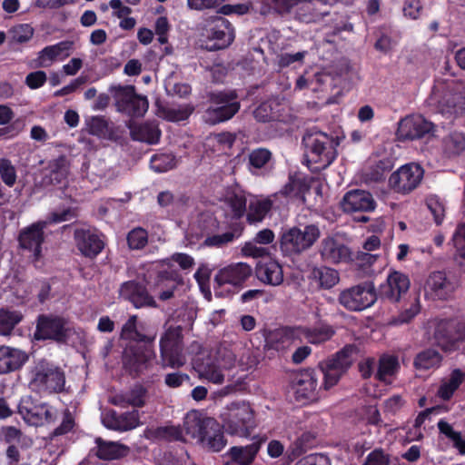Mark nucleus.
<instances>
[{
  "label": "nucleus",
  "mask_w": 465,
  "mask_h": 465,
  "mask_svg": "<svg viewBox=\"0 0 465 465\" xmlns=\"http://www.w3.org/2000/svg\"><path fill=\"white\" fill-rule=\"evenodd\" d=\"M183 430L187 440H195L213 451L222 450L227 443L220 423L213 418L202 417L197 411L186 414Z\"/></svg>",
  "instance_id": "1"
},
{
  "label": "nucleus",
  "mask_w": 465,
  "mask_h": 465,
  "mask_svg": "<svg viewBox=\"0 0 465 465\" xmlns=\"http://www.w3.org/2000/svg\"><path fill=\"white\" fill-rule=\"evenodd\" d=\"M28 387L40 396L61 393L65 388V372L54 362L40 359L29 368Z\"/></svg>",
  "instance_id": "2"
},
{
  "label": "nucleus",
  "mask_w": 465,
  "mask_h": 465,
  "mask_svg": "<svg viewBox=\"0 0 465 465\" xmlns=\"http://www.w3.org/2000/svg\"><path fill=\"white\" fill-rule=\"evenodd\" d=\"M207 98L210 106L204 111L203 117L211 125L232 119L241 108L235 90L212 91L208 93Z\"/></svg>",
  "instance_id": "3"
},
{
  "label": "nucleus",
  "mask_w": 465,
  "mask_h": 465,
  "mask_svg": "<svg viewBox=\"0 0 465 465\" xmlns=\"http://www.w3.org/2000/svg\"><path fill=\"white\" fill-rule=\"evenodd\" d=\"M74 332V328L67 318L54 313H42L35 321L34 339L38 341H52L58 344H66Z\"/></svg>",
  "instance_id": "4"
},
{
  "label": "nucleus",
  "mask_w": 465,
  "mask_h": 465,
  "mask_svg": "<svg viewBox=\"0 0 465 465\" xmlns=\"http://www.w3.org/2000/svg\"><path fill=\"white\" fill-rule=\"evenodd\" d=\"M223 428L232 436L248 438L257 427L256 414L249 402L233 401L228 406Z\"/></svg>",
  "instance_id": "5"
},
{
  "label": "nucleus",
  "mask_w": 465,
  "mask_h": 465,
  "mask_svg": "<svg viewBox=\"0 0 465 465\" xmlns=\"http://www.w3.org/2000/svg\"><path fill=\"white\" fill-rule=\"evenodd\" d=\"M463 96L453 81H436L430 95L425 100L431 113L451 115L462 102Z\"/></svg>",
  "instance_id": "6"
},
{
  "label": "nucleus",
  "mask_w": 465,
  "mask_h": 465,
  "mask_svg": "<svg viewBox=\"0 0 465 465\" xmlns=\"http://www.w3.org/2000/svg\"><path fill=\"white\" fill-rule=\"evenodd\" d=\"M320 236L321 231L316 224L305 225L302 230L294 226L282 233L280 248L286 256L300 254L310 249Z\"/></svg>",
  "instance_id": "7"
},
{
  "label": "nucleus",
  "mask_w": 465,
  "mask_h": 465,
  "mask_svg": "<svg viewBox=\"0 0 465 465\" xmlns=\"http://www.w3.org/2000/svg\"><path fill=\"white\" fill-rule=\"evenodd\" d=\"M302 144L305 148V156L309 162L328 166L336 157L332 139L323 132L307 131L302 137Z\"/></svg>",
  "instance_id": "8"
},
{
  "label": "nucleus",
  "mask_w": 465,
  "mask_h": 465,
  "mask_svg": "<svg viewBox=\"0 0 465 465\" xmlns=\"http://www.w3.org/2000/svg\"><path fill=\"white\" fill-rule=\"evenodd\" d=\"M433 338L444 352L461 351L465 346V322L458 319H443L435 326Z\"/></svg>",
  "instance_id": "9"
},
{
  "label": "nucleus",
  "mask_w": 465,
  "mask_h": 465,
  "mask_svg": "<svg viewBox=\"0 0 465 465\" xmlns=\"http://www.w3.org/2000/svg\"><path fill=\"white\" fill-rule=\"evenodd\" d=\"M154 358L153 347L124 345L122 351L123 370L133 379L140 378L152 368Z\"/></svg>",
  "instance_id": "10"
},
{
  "label": "nucleus",
  "mask_w": 465,
  "mask_h": 465,
  "mask_svg": "<svg viewBox=\"0 0 465 465\" xmlns=\"http://www.w3.org/2000/svg\"><path fill=\"white\" fill-rule=\"evenodd\" d=\"M377 298L378 294L373 282H366L341 291L338 302L348 311L361 312L371 307Z\"/></svg>",
  "instance_id": "11"
},
{
  "label": "nucleus",
  "mask_w": 465,
  "mask_h": 465,
  "mask_svg": "<svg viewBox=\"0 0 465 465\" xmlns=\"http://www.w3.org/2000/svg\"><path fill=\"white\" fill-rule=\"evenodd\" d=\"M183 328L171 325L160 339V351L171 368H180L185 364L183 355Z\"/></svg>",
  "instance_id": "12"
},
{
  "label": "nucleus",
  "mask_w": 465,
  "mask_h": 465,
  "mask_svg": "<svg viewBox=\"0 0 465 465\" xmlns=\"http://www.w3.org/2000/svg\"><path fill=\"white\" fill-rule=\"evenodd\" d=\"M424 173L423 167L417 163H405L391 174L389 185L397 193L409 194L421 183Z\"/></svg>",
  "instance_id": "13"
},
{
  "label": "nucleus",
  "mask_w": 465,
  "mask_h": 465,
  "mask_svg": "<svg viewBox=\"0 0 465 465\" xmlns=\"http://www.w3.org/2000/svg\"><path fill=\"white\" fill-rule=\"evenodd\" d=\"M458 287L457 281L444 271L431 272L424 283V296L431 301H448Z\"/></svg>",
  "instance_id": "14"
},
{
  "label": "nucleus",
  "mask_w": 465,
  "mask_h": 465,
  "mask_svg": "<svg viewBox=\"0 0 465 465\" xmlns=\"http://www.w3.org/2000/svg\"><path fill=\"white\" fill-rule=\"evenodd\" d=\"M206 48L210 51L225 49L235 38V32L230 21L223 16H215L208 25Z\"/></svg>",
  "instance_id": "15"
},
{
  "label": "nucleus",
  "mask_w": 465,
  "mask_h": 465,
  "mask_svg": "<svg viewBox=\"0 0 465 465\" xmlns=\"http://www.w3.org/2000/svg\"><path fill=\"white\" fill-rule=\"evenodd\" d=\"M434 124L422 115L411 114L400 121L396 136L401 142L418 140L431 133Z\"/></svg>",
  "instance_id": "16"
},
{
  "label": "nucleus",
  "mask_w": 465,
  "mask_h": 465,
  "mask_svg": "<svg viewBox=\"0 0 465 465\" xmlns=\"http://www.w3.org/2000/svg\"><path fill=\"white\" fill-rule=\"evenodd\" d=\"M148 106L147 98L136 94L134 85H118V112L132 117H141Z\"/></svg>",
  "instance_id": "17"
},
{
  "label": "nucleus",
  "mask_w": 465,
  "mask_h": 465,
  "mask_svg": "<svg viewBox=\"0 0 465 465\" xmlns=\"http://www.w3.org/2000/svg\"><path fill=\"white\" fill-rule=\"evenodd\" d=\"M155 333L149 331L144 322H138L136 315H132L123 325L120 338L126 341L125 345L153 347Z\"/></svg>",
  "instance_id": "18"
},
{
  "label": "nucleus",
  "mask_w": 465,
  "mask_h": 465,
  "mask_svg": "<svg viewBox=\"0 0 465 465\" xmlns=\"http://www.w3.org/2000/svg\"><path fill=\"white\" fill-rule=\"evenodd\" d=\"M46 225V222L39 221L19 232L18 243L20 248L31 252L35 262L42 257V244L45 241L44 230Z\"/></svg>",
  "instance_id": "19"
},
{
  "label": "nucleus",
  "mask_w": 465,
  "mask_h": 465,
  "mask_svg": "<svg viewBox=\"0 0 465 465\" xmlns=\"http://www.w3.org/2000/svg\"><path fill=\"white\" fill-rule=\"evenodd\" d=\"M317 387L316 370L307 369L301 371L293 381L295 400L302 404L316 401L319 399Z\"/></svg>",
  "instance_id": "20"
},
{
  "label": "nucleus",
  "mask_w": 465,
  "mask_h": 465,
  "mask_svg": "<svg viewBox=\"0 0 465 465\" xmlns=\"http://www.w3.org/2000/svg\"><path fill=\"white\" fill-rule=\"evenodd\" d=\"M411 286V281L407 274L391 271L387 276L386 282L379 287V295L381 299L390 302H399L407 294Z\"/></svg>",
  "instance_id": "21"
},
{
  "label": "nucleus",
  "mask_w": 465,
  "mask_h": 465,
  "mask_svg": "<svg viewBox=\"0 0 465 465\" xmlns=\"http://www.w3.org/2000/svg\"><path fill=\"white\" fill-rule=\"evenodd\" d=\"M339 0H299L295 5V17L302 23H317L329 15V11L323 6H332Z\"/></svg>",
  "instance_id": "22"
},
{
  "label": "nucleus",
  "mask_w": 465,
  "mask_h": 465,
  "mask_svg": "<svg viewBox=\"0 0 465 465\" xmlns=\"http://www.w3.org/2000/svg\"><path fill=\"white\" fill-rule=\"evenodd\" d=\"M119 294L137 309L157 307L154 298L148 292L146 286L135 281L124 282L119 290Z\"/></svg>",
  "instance_id": "23"
},
{
  "label": "nucleus",
  "mask_w": 465,
  "mask_h": 465,
  "mask_svg": "<svg viewBox=\"0 0 465 465\" xmlns=\"http://www.w3.org/2000/svg\"><path fill=\"white\" fill-rule=\"evenodd\" d=\"M322 259L328 263H349L351 257V249L333 236L325 237L320 246Z\"/></svg>",
  "instance_id": "24"
},
{
  "label": "nucleus",
  "mask_w": 465,
  "mask_h": 465,
  "mask_svg": "<svg viewBox=\"0 0 465 465\" xmlns=\"http://www.w3.org/2000/svg\"><path fill=\"white\" fill-rule=\"evenodd\" d=\"M252 267L245 262L232 263L219 270L214 281L218 286L224 284L242 286L252 276Z\"/></svg>",
  "instance_id": "25"
},
{
  "label": "nucleus",
  "mask_w": 465,
  "mask_h": 465,
  "mask_svg": "<svg viewBox=\"0 0 465 465\" xmlns=\"http://www.w3.org/2000/svg\"><path fill=\"white\" fill-rule=\"evenodd\" d=\"M341 208L345 213L372 212L377 203L372 194L365 190H351L347 192L341 200Z\"/></svg>",
  "instance_id": "26"
},
{
  "label": "nucleus",
  "mask_w": 465,
  "mask_h": 465,
  "mask_svg": "<svg viewBox=\"0 0 465 465\" xmlns=\"http://www.w3.org/2000/svg\"><path fill=\"white\" fill-rule=\"evenodd\" d=\"M19 413L35 425L52 423L56 420V410L46 403L33 406L29 400H22L18 405Z\"/></svg>",
  "instance_id": "27"
},
{
  "label": "nucleus",
  "mask_w": 465,
  "mask_h": 465,
  "mask_svg": "<svg viewBox=\"0 0 465 465\" xmlns=\"http://www.w3.org/2000/svg\"><path fill=\"white\" fill-rule=\"evenodd\" d=\"M299 339L298 330L293 327H281L268 331L265 335V348L270 351H285Z\"/></svg>",
  "instance_id": "28"
},
{
  "label": "nucleus",
  "mask_w": 465,
  "mask_h": 465,
  "mask_svg": "<svg viewBox=\"0 0 465 465\" xmlns=\"http://www.w3.org/2000/svg\"><path fill=\"white\" fill-rule=\"evenodd\" d=\"M247 167L253 175H268L274 168L272 153L264 147L251 150L248 153Z\"/></svg>",
  "instance_id": "29"
},
{
  "label": "nucleus",
  "mask_w": 465,
  "mask_h": 465,
  "mask_svg": "<svg viewBox=\"0 0 465 465\" xmlns=\"http://www.w3.org/2000/svg\"><path fill=\"white\" fill-rule=\"evenodd\" d=\"M29 360L26 351L6 345L0 346V374L20 370Z\"/></svg>",
  "instance_id": "30"
},
{
  "label": "nucleus",
  "mask_w": 465,
  "mask_h": 465,
  "mask_svg": "<svg viewBox=\"0 0 465 465\" xmlns=\"http://www.w3.org/2000/svg\"><path fill=\"white\" fill-rule=\"evenodd\" d=\"M77 248L83 255L96 257L104 249V242L101 235L91 230H77L74 233Z\"/></svg>",
  "instance_id": "31"
},
{
  "label": "nucleus",
  "mask_w": 465,
  "mask_h": 465,
  "mask_svg": "<svg viewBox=\"0 0 465 465\" xmlns=\"http://www.w3.org/2000/svg\"><path fill=\"white\" fill-rule=\"evenodd\" d=\"M267 440V436L257 435L252 438V442L246 446H233L228 454L231 460L239 465H250L255 459L262 445Z\"/></svg>",
  "instance_id": "32"
},
{
  "label": "nucleus",
  "mask_w": 465,
  "mask_h": 465,
  "mask_svg": "<svg viewBox=\"0 0 465 465\" xmlns=\"http://www.w3.org/2000/svg\"><path fill=\"white\" fill-rule=\"evenodd\" d=\"M255 275L259 281L271 286H279L283 282L282 267L272 259L259 262L255 268Z\"/></svg>",
  "instance_id": "33"
},
{
  "label": "nucleus",
  "mask_w": 465,
  "mask_h": 465,
  "mask_svg": "<svg viewBox=\"0 0 465 465\" xmlns=\"http://www.w3.org/2000/svg\"><path fill=\"white\" fill-rule=\"evenodd\" d=\"M94 443L95 446L89 450L86 458L78 465H94L93 458L106 461L116 460V441H108L102 437H96Z\"/></svg>",
  "instance_id": "34"
},
{
  "label": "nucleus",
  "mask_w": 465,
  "mask_h": 465,
  "mask_svg": "<svg viewBox=\"0 0 465 465\" xmlns=\"http://www.w3.org/2000/svg\"><path fill=\"white\" fill-rule=\"evenodd\" d=\"M193 364L201 378L215 384H222L223 382L224 375L222 370L210 357L204 360L197 356L193 359Z\"/></svg>",
  "instance_id": "35"
},
{
  "label": "nucleus",
  "mask_w": 465,
  "mask_h": 465,
  "mask_svg": "<svg viewBox=\"0 0 465 465\" xmlns=\"http://www.w3.org/2000/svg\"><path fill=\"white\" fill-rule=\"evenodd\" d=\"M224 204L229 210L232 220H240L246 214L247 198L241 189H232L226 193Z\"/></svg>",
  "instance_id": "36"
},
{
  "label": "nucleus",
  "mask_w": 465,
  "mask_h": 465,
  "mask_svg": "<svg viewBox=\"0 0 465 465\" xmlns=\"http://www.w3.org/2000/svg\"><path fill=\"white\" fill-rule=\"evenodd\" d=\"M130 135L134 141L149 144H156L160 141L161 131L157 125L151 123L130 124Z\"/></svg>",
  "instance_id": "37"
},
{
  "label": "nucleus",
  "mask_w": 465,
  "mask_h": 465,
  "mask_svg": "<svg viewBox=\"0 0 465 465\" xmlns=\"http://www.w3.org/2000/svg\"><path fill=\"white\" fill-rule=\"evenodd\" d=\"M48 173L45 176V182L52 185L62 184L68 174V161L65 155H59L49 162Z\"/></svg>",
  "instance_id": "38"
},
{
  "label": "nucleus",
  "mask_w": 465,
  "mask_h": 465,
  "mask_svg": "<svg viewBox=\"0 0 465 465\" xmlns=\"http://www.w3.org/2000/svg\"><path fill=\"white\" fill-rule=\"evenodd\" d=\"M464 380L465 372L460 369H454L449 378L441 381L437 391V396L443 401H450Z\"/></svg>",
  "instance_id": "39"
},
{
  "label": "nucleus",
  "mask_w": 465,
  "mask_h": 465,
  "mask_svg": "<svg viewBox=\"0 0 465 465\" xmlns=\"http://www.w3.org/2000/svg\"><path fill=\"white\" fill-rule=\"evenodd\" d=\"M85 125L90 134L103 139L116 141L114 130L109 126L108 121L104 116H91L85 119Z\"/></svg>",
  "instance_id": "40"
},
{
  "label": "nucleus",
  "mask_w": 465,
  "mask_h": 465,
  "mask_svg": "<svg viewBox=\"0 0 465 465\" xmlns=\"http://www.w3.org/2000/svg\"><path fill=\"white\" fill-rule=\"evenodd\" d=\"M358 351L355 344H347L326 361L345 373L352 365Z\"/></svg>",
  "instance_id": "41"
},
{
  "label": "nucleus",
  "mask_w": 465,
  "mask_h": 465,
  "mask_svg": "<svg viewBox=\"0 0 465 465\" xmlns=\"http://www.w3.org/2000/svg\"><path fill=\"white\" fill-rule=\"evenodd\" d=\"M377 254L358 251L357 252H351V257L348 264L358 272L359 275L365 276L371 274L373 270L372 265L378 259Z\"/></svg>",
  "instance_id": "42"
},
{
  "label": "nucleus",
  "mask_w": 465,
  "mask_h": 465,
  "mask_svg": "<svg viewBox=\"0 0 465 465\" xmlns=\"http://www.w3.org/2000/svg\"><path fill=\"white\" fill-rule=\"evenodd\" d=\"M24 319L21 312L7 308L0 309V336H10L16 325Z\"/></svg>",
  "instance_id": "43"
},
{
  "label": "nucleus",
  "mask_w": 465,
  "mask_h": 465,
  "mask_svg": "<svg viewBox=\"0 0 465 465\" xmlns=\"http://www.w3.org/2000/svg\"><path fill=\"white\" fill-rule=\"evenodd\" d=\"M184 283L181 272L173 268L159 271L155 278V289H177Z\"/></svg>",
  "instance_id": "44"
},
{
  "label": "nucleus",
  "mask_w": 465,
  "mask_h": 465,
  "mask_svg": "<svg viewBox=\"0 0 465 465\" xmlns=\"http://www.w3.org/2000/svg\"><path fill=\"white\" fill-rule=\"evenodd\" d=\"M309 190V186L303 177L294 173L290 174L288 182L280 190V193L289 198H299Z\"/></svg>",
  "instance_id": "45"
},
{
  "label": "nucleus",
  "mask_w": 465,
  "mask_h": 465,
  "mask_svg": "<svg viewBox=\"0 0 465 465\" xmlns=\"http://www.w3.org/2000/svg\"><path fill=\"white\" fill-rule=\"evenodd\" d=\"M400 369L398 358L393 355L384 354L379 359L378 370L375 379L379 381H387L388 377L394 376Z\"/></svg>",
  "instance_id": "46"
},
{
  "label": "nucleus",
  "mask_w": 465,
  "mask_h": 465,
  "mask_svg": "<svg viewBox=\"0 0 465 465\" xmlns=\"http://www.w3.org/2000/svg\"><path fill=\"white\" fill-rule=\"evenodd\" d=\"M437 427L440 433L452 442V447L456 449L460 455H465V437L461 432L455 430L449 422L442 419L438 421Z\"/></svg>",
  "instance_id": "47"
},
{
  "label": "nucleus",
  "mask_w": 465,
  "mask_h": 465,
  "mask_svg": "<svg viewBox=\"0 0 465 465\" xmlns=\"http://www.w3.org/2000/svg\"><path fill=\"white\" fill-rule=\"evenodd\" d=\"M272 206L273 201L270 197L251 202L249 204V212L247 213V221L250 223L262 222L271 212Z\"/></svg>",
  "instance_id": "48"
},
{
  "label": "nucleus",
  "mask_w": 465,
  "mask_h": 465,
  "mask_svg": "<svg viewBox=\"0 0 465 465\" xmlns=\"http://www.w3.org/2000/svg\"><path fill=\"white\" fill-rule=\"evenodd\" d=\"M442 356L434 349H427L419 352L414 358V367L419 370H429L440 364Z\"/></svg>",
  "instance_id": "49"
},
{
  "label": "nucleus",
  "mask_w": 465,
  "mask_h": 465,
  "mask_svg": "<svg viewBox=\"0 0 465 465\" xmlns=\"http://www.w3.org/2000/svg\"><path fill=\"white\" fill-rule=\"evenodd\" d=\"M452 241L456 249L454 261L460 270L465 272V223L456 228Z\"/></svg>",
  "instance_id": "50"
},
{
  "label": "nucleus",
  "mask_w": 465,
  "mask_h": 465,
  "mask_svg": "<svg viewBox=\"0 0 465 465\" xmlns=\"http://www.w3.org/2000/svg\"><path fill=\"white\" fill-rule=\"evenodd\" d=\"M312 275L319 286L323 289H330L339 282L338 272L329 267L314 268Z\"/></svg>",
  "instance_id": "51"
},
{
  "label": "nucleus",
  "mask_w": 465,
  "mask_h": 465,
  "mask_svg": "<svg viewBox=\"0 0 465 465\" xmlns=\"http://www.w3.org/2000/svg\"><path fill=\"white\" fill-rule=\"evenodd\" d=\"M318 378L322 377V386L324 390H329L338 383L341 377L344 374L341 371L338 370L334 366L327 361L320 363L319 370L316 371Z\"/></svg>",
  "instance_id": "52"
},
{
  "label": "nucleus",
  "mask_w": 465,
  "mask_h": 465,
  "mask_svg": "<svg viewBox=\"0 0 465 465\" xmlns=\"http://www.w3.org/2000/svg\"><path fill=\"white\" fill-rule=\"evenodd\" d=\"M194 111L191 104H183L178 107H163L161 112L165 120L169 122H181L187 120Z\"/></svg>",
  "instance_id": "53"
},
{
  "label": "nucleus",
  "mask_w": 465,
  "mask_h": 465,
  "mask_svg": "<svg viewBox=\"0 0 465 465\" xmlns=\"http://www.w3.org/2000/svg\"><path fill=\"white\" fill-rule=\"evenodd\" d=\"M126 241L131 250H141L148 242V232L142 227H136L128 232Z\"/></svg>",
  "instance_id": "54"
},
{
  "label": "nucleus",
  "mask_w": 465,
  "mask_h": 465,
  "mask_svg": "<svg viewBox=\"0 0 465 465\" xmlns=\"http://www.w3.org/2000/svg\"><path fill=\"white\" fill-rule=\"evenodd\" d=\"M334 333L335 331L332 327L324 325L308 330L306 332V338L311 343L320 344L329 341Z\"/></svg>",
  "instance_id": "55"
},
{
  "label": "nucleus",
  "mask_w": 465,
  "mask_h": 465,
  "mask_svg": "<svg viewBox=\"0 0 465 465\" xmlns=\"http://www.w3.org/2000/svg\"><path fill=\"white\" fill-rule=\"evenodd\" d=\"M426 205L433 215L434 222L437 225H440L445 217V206L440 198L431 194L426 198Z\"/></svg>",
  "instance_id": "56"
},
{
  "label": "nucleus",
  "mask_w": 465,
  "mask_h": 465,
  "mask_svg": "<svg viewBox=\"0 0 465 465\" xmlns=\"http://www.w3.org/2000/svg\"><path fill=\"white\" fill-rule=\"evenodd\" d=\"M74 426L75 420L73 413L69 409H65L63 412V419L60 425L50 433V439L53 440L56 437L63 436L73 431Z\"/></svg>",
  "instance_id": "57"
},
{
  "label": "nucleus",
  "mask_w": 465,
  "mask_h": 465,
  "mask_svg": "<svg viewBox=\"0 0 465 465\" xmlns=\"http://www.w3.org/2000/svg\"><path fill=\"white\" fill-rule=\"evenodd\" d=\"M155 436L167 441H187V439L184 438L183 429L175 426L158 427L155 430Z\"/></svg>",
  "instance_id": "58"
},
{
  "label": "nucleus",
  "mask_w": 465,
  "mask_h": 465,
  "mask_svg": "<svg viewBox=\"0 0 465 465\" xmlns=\"http://www.w3.org/2000/svg\"><path fill=\"white\" fill-rule=\"evenodd\" d=\"M175 166V157L171 154H155L151 158V167L157 173H164Z\"/></svg>",
  "instance_id": "59"
},
{
  "label": "nucleus",
  "mask_w": 465,
  "mask_h": 465,
  "mask_svg": "<svg viewBox=\"0 0 465 465\" xmlns=\"http://www.w3.org/2000/svg\"><path fill=\"white\" fill-rule=\"evenodd\" d=\"M146 393L147 391L143 385L136 384L124 397H122V400L134 407L141 408L145 404Z\"/></svg>",
  "instance_id": "60"
},
{
  "label": "nucleus",
  "mask_w": 465,
  "mask_h": 465,
  "mask_svg": "<svg viewBox=\"0 0 465 465\" xmlns=\"http://www.w3.org/2000/svg\"><path fill=\"white\" fill-rule=\"evenodd\" d=\"M34 32L29 24H20L10 30L12 41L17 44L27 43L33 37Z\"/></svg>",
  "instance_id": "61"
},
{
  "label": "nucleus",
  "mask_w": 465,
  "mask_h": 465,
  "mask_svg": "<svg viewBox=\"0 0 465 465\" xmlns=\"http://www.w3.org/2000/svg\"><path fill=\"white\" fill-rule=\"evenodd\" d=\"M139 412L137 410L118 415V431H127L139 426Z\"/></svg>",
  "instance_id": "62"
},
{
  "label": "nucleus",
  "mask_w": 465,
  "mask_h": 465,
  "mask_svg": "<svg viewBox=\"0 0 465 465\" xmlns=\"http://www.w3.org/2000/svg\"><path fill=\"white\" fill-rule=\"evenodd\" d=\"M0 177L4 183L9 187L15 183L17 177L16 170L9 159H0Z\"/></svg>",
  "instance_id": "63"
},
{
  "label": "nucleus",
  "mask_w": 465,
  "mask_h": 465,
  "mask_svg": "<svg viewBox=\"0 0 465 465\" xmlns=\"http://www.w3.org/2000/svg\"><path fill=\"white\" fill-rule=\"evenodd\" d=\"M391 457L381 448L371 450L361 465H390Z\"/></svg>",
  "instance_id": "64"
}]
</instances>
